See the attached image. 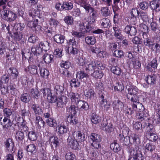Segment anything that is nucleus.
Listing matches in <instances>:
<instances>
[{
  "label": "nucleus",
  "mask_w": 160,
  "mask_h": 160,
  "mask_svg": "<svg viewBox=\"0 0 160 160\" xmlns=\"http://www.w3.org/2000/svg\"><path fill=\"white\" fill-rule=\"evenodd\" d=\"M39 69L41 77L44 79H48L50 74L49 70L45 68H39Z\"/></svg>",
  "instance_id": "48"
},
{
  "label": "nucleus",
  "mask_w": 160,
  "mask_h": 160,
  "mask_svg": "<svg viewBox=\"0 0 160 160\" xmlns=\"http://www.w3.org/2000/svg\"><path fill=\"white\" fill-rule=\"evenodd\" d=\"M4 147L7 151L12 152L15 147V144L13 140L11 138H8L4 142Z\"/></svg>",
  "instance_id": "13"
},
{
  "label": "nucleus",
  "mask_w": 160,
  "mask_h": 160,
  "mask_svg": "<svg viewBox=\"0 0 160 160\" xmlns=\"http://www.w3.org/2000/svg\"><path fill=\"white\" fill-rule=\"evenodd\" d=\"M27 122L25 120H22L20 124H18V126L20 131L27 132H28L29 128L27 125Z\"/></svg>",
  "instance_id": "40"
},
{
  "label": "nucleus",
  "mask_w": 160,
  "mask_h": 160,
  "mask_svg": "<svg viewBox=\"0 0 160 160\" xmlns=\"http://www.w3.org/2000/svg\"><path fill=\"white\" fill-rule=\"evenodd\" d=\"M128 138L129 140V143L134 145L136 146H138L140 143V138L138 135L136 133H131L130 136H128Z\"/></svg>",
  "instance_id": "14"
},
{
  "label": "nucleus",
  "mask_w": 160,
  "mask_h": 160,
  "mask_svg": "<svg viewBox=\"0 0 160 160\" xmlns=\"http://www.w3.org/2000/svg\"><path fill=\"white\" fill-rule=\"evenodd\" d=\"M42 50L41 47L38 46H33L31 48V52L30 53L31 56L32 57V55H33L38 56L42 54Z\"/></svg>",
  "instance_id": "25"
},
{
  "label": "nucleus",
  "mask_w": 160,
  "mask_h": 160,
  "mask_svg": "<svg viewBox=\"0 0 160 160\" xmlns=\"http://www.w3.org/2000/svg\"><path fill=\"white\" fill-rule=\"evenodd\" d=\"M49 142L52 148H53L52 144L56 148L58 147L60 144V140L56 135L50 137Z\"/></svg>",
  "instance_id": "30"
},
{
  "label": "nucleus",
  "mask_w": 160,
  "mask_h": 160,
  "mask_svg": "<svg viewBox=\"0 0 160 160\" xmlns=\"http://www.w3.org/2000/svg\"><path fill=\"white\" fill-rule=\"evenodd\" d=\"M149 7L152 10V14L154 12H158L160 11V0H152L149 3Z\"/></svg>",
  "instance_id": "11"
},
{
  "label": "nucleus",
  "mask_w": 160,
  "mask_h": 160,
  "mask_svg": "<svg viewBox=\"0 0 160 160\" xmlns=\"http://www.w3.org/2000/svg\"><path fill=\"white\" fill-rule=\"evenodd\" d=\"M67 43L68 46V47H69V48L70 47H78V46L77 40L74 37H73L72 38H70L69 40H67Z\"/></svg>",
  "instance_id": "50"
},
{
  "label": "nucleus",
  "mask_w": 160,
  "mask_h": 160,
  "mask_svg": "<svg viewBox=\"0 0 160 160\" xmlns=\"http://www.w3.org/2000/svg\"><path fill=\"white\" fill-rule=\"evenodd\" d=\"M33 58L32 57H29V59L28 60L29 65L26 67L24 69V71L27 73H29V74L33 75H36L38 74V67L37 66L32 64Z\"/></svg>",
  "instance_id": "9"
},
{
  "label": "nucleus",
  "mask_w": 160,
  "mask_h": 160,
  "mask_svg": "<svg viewBox=\"0 0 160 160\" xmlns=\"http://www.w3.org/2000/svg\"><path fill=\"white\" fill-rule=\"evenodd\" d=\"M144 156H143L141 151H137L129 155L128 160H144Z\"/></svg>",
  "instance_id": "16"
},
{
  "label": "nucleus",
  "mask_w": 160,
  "mask_h": 160,
  "mask_svg": "<svg viewBox=\"0 0 160 160\" xmlns=\"http://www.w3.org/2000/svg\"><path fill=\"white\" fill-rule=\"evenodd\" d=\"M84 95L87 100H92L94 99L95 93L93 89L91 88L85 89L84 91Z\"/></svg>",
  "instance_id": "24"
},
{
  "label": "nucleus",
  "mask_w": 160,
  "mask_h": 160,
  "mask_svg": "<svg viewBox=\"0 0 160 160\" xmlns=\"http://www.w3.org/2000/svg\"><path fill=\"white\" fill-rule=\"evenodd\" d=\"M30 94L34 99H38L40 96V93L37 88H32L30 90Z\"/></svg>",
  "instance_id": "52"
},
{
  "label": "nucleus",
  "mask_w": 160,
  "mask_h": 160,
  "mask_svg": "<svg viewBox=\"0 0 160 160\" xmlns=\"http://www.w3.org/2000/svg\"><path fill=\"white\" fill-rule=\"evenodd\" d=\"M110 69L112 73L118 76H120L122 72L121 68L117 66H112Z\"/></svg>",
  "instance_id": "55"
},
{
  "label": "nucleus",
  "mask_w": 160,
  "mask_h": 160,
  "mask_svg": "<svg viewBox=\"0 0 160 160\" xmlns=\"http://www.w3.org/2000/svg\"><path fill=\"white\" fill-rule=\"evenodd\" d=\"M146 82L150 85H153L156 83V79L155 77L151 75L147 76L145 79Z\"/></svg>",
  "instance_id": "56"
},
{
  "label": "nucleus",
  "mask_w": 160,
  "mask_h": 160,
  "mask_svg": "<svg viewBox=\"0 0 160 160\" xmlns=\"http://www.w3.org/2000/svg\"><path fill=\"white\" fill-rule=\"evenodd\" d=\"M42 59L46 64L51 63L53 61L54 56L52 54L46 53L42 56Z\"/></svg>",
  "instance_id": "42"
},
{
  "label": "nucleus",
  "mask_w": 160,
  "mask_h": 160,
  "mask_svg": "<svg viewBox=\"0 0 160 160\" xmlns=\"http://www.w3.org/2000/svg\"><path fill=\"white\" fill-rule=\"evenodd\" d=\"M112 29L114 32V36L116 39L120 41L123 40L124 37L122 34V30L119 27L115 24L113 25Z\"/></svg>",
  "instance_id": "18"
},
{
  "label": "nucleus",
  "mask_w": 160,
  "mask_h": 160,
  "mask_svg": "<svg viewBox=\"0 0 160 160\" xmlns=\"http://www.w3.org/2000/svg\"><path fill=\"white\" fill-rule=\"evenodd\" d=\"M76 115H68L67 117V120L68 122H69L70 124L74 125L76 124L78 122V121Z\"/></svg>",
  "instance_id": "45"
},
{
  "label": "nucleus",
  "mask_w": 160,
  "mask_h": 160,
  "mask_svg": "<svg viewBox=\"0 0 160 160\" xmlns=\"http://www.w3.org/2000/svg\"><path fill=\"white\" fill-rule=\"evenodd\" d=\"M23 36V33L21 32L17 31L14 32L11 36L12 38L16 42H19L22 39Z\"/></svg>",
  "instance_id": "38"
},
{
  "label": "nucleus",
  "mask_w": 160,
  "mask_h": 160,
  "mask_svg": "<svg viewBox=\"0 0 160 160\" xmlns=\"http://www.w3.org/2000/svg\"><path fill=\"white\" fill-rule=\"evenodd\" d=\"M73 138L69 136L68 138L67 141L70 147L74 150L79 149V143L84 141L85 139V134L81 131H75L72 134Z\"/></svg>",
  "instance_id": "1"
},
{
  "label": "nucleus",
  "mask_w": 160,
  "mask_h": 160,
  "mask_svg": "<svg viewBox=\"0 0 160 160\" xmlns=\"http://www.w3.org/2000/svg\"><path fill=\"white\" fill-rule=\"evenodd\" d=\"M138 89L136 87L131 86L128 89V93L127 94V98L130 101L132 109L135 111L137 109V105L142 104L139 102V97L137 95Z\"/></svg>",
  "instance_id": "3"
},
{
  "label": "nucleus",
  "mask_w": 160,
  "mask_h": 160,
  "mask_svg": "<svg viewBox=\"0 0 160 160\" xmlns=\"http://www.w3.org/2000/svg\"><path fill=\"white\" fill-rule=\"evenodd\" d=\"M31 108L33 111L36 116L41 115L43 113L42 108L38 104H34L31 105Z\"/></svg>",
  "instance_id": "29"
},
{
  "label": "nucleus",
  "mask_w": 160,
  "mask_h": 160,
  "mask_svg": "<svg viewBox=\"0 0 160 160\" xmlns=\"http://www.w3.org/2000/svg\"><path fill=\"white\" fill-rule=\"evenodd\" d=\"M65 36L60 34H56L54 37V41L57 43L62 44L64 43Z\"/></svg>",
  "instance_id": "46"
},
{
  "label": "nucleus",
  "mask_w": 160,
  "mask_h": 160,
  "mask_svg": "<svg viewBox=\"0 0 160 160\" xmlns=\"http://www.w3.org/2000/svg\"><path fill=\"white\" fill-rule=\"evenodd\" d=\"M79 3L81 7L85 9L86 13H89V16L87 18V22H90L91 24L94 23L97 16V11L84 0H81L79 1Z\"/></svg>",
  "instance_id": "2"
},
{
  "label": "nucleus",
  "mask_w": 160,
  "mask_h": 160,
  "mask_svg": "<svg viewBox=\"0 0 160 160\" xmlns=\"http://www.w3.org/2000/svg\"><path fill=\"white\" fill-rule=\"evenodd\" d=\"M77 107L80 111H87L89 108L88 103L85 101L81 100L77 103Z\"/></svg>",
  "instance_id": "28"
},
{
  "label": "nucleus",
  "mask_w": 160,
  "mask_h": 160,
  "mask_svg": "<svg viewBox=\"0 0 160 160\" xmlns=\"http://www.w3.org/2000/svg\"><path fill=\"white\" fill-rule=\"evenodd\" d=\"M155 145L153 143L149 142L147 143L145 146V149L148 152H150L152 153L154 151L156 148Z\"/></svg>",
  "instance_id": "62"
},
{
  "label": "nucleus",
  "mask_w": 160,
  "mask_h": 160,
  "mask_svg": "<svg viewBox=\"0 0 160 160\" xmlns=\"http://www.w3.org/2000/svg\"><path fill=\"white\" fill-rule=\"evenodd\" d=\"M143 29L144 30L143 31H142V36L143 40H142V45L145 47L152 48L154 45L155 43L152 39L148 37L147 33L149 31L148 27L147 26L144 25ZM143 30H142V31Z\"/></svg>",
  "instance_id": "6"
},
{
  "label": "nucleus",
  "mask_w": 160,
  "mask_h": 160,
  "mask_svg": "<svg viewBox=\"0 0 160 160\" xmlns=\"http://www.w3.org/2000/svg\"><path fill=\"white\" fill-rule=\"evenodd\" d=\"M8 91H10V93L11 94V96L13 97L16 94V85L13 83H10L8 85Z\"/></svg>",
  "instance_id": "58"
},
{
  "label": "nucleus",
  "mask_w": 160,
  "mask_h": 160,
  "mask_svg": "<svg viewBox=\"0 0 160 160\" xmlns=\"http://www.w3.org/2000/svg\"><path fill=\"white\" fill-rule=\"evenodd\" d=\"M60 65L61 68L59 70L60 73L66 77H70L71 76V71L72 69L70 61L69 60H62L60 64Z\"/></svg>",
  "instance_id": "4"
},
{
  "label": "nucleus",
  "mask_w": 160,
  "mask_h": 160,
  "mask_svg": "<svg viewBox=\"0 0 160 160\" xmlns=\"http://www.w3.org/2000/svg\"><path fill=\"white\" fill-rule=\"evenodd\" d=\"M88 77V74L85 72L83 70H80L77 72V78L80 80L82 82H85Z\"/></svg>",
  "instance_id": "27"
},
{
  "label": "nucleus",
  "mask_w": 160,
  "mask_h": 160,
  "mask_svg": "<svg viewBox=\"0 0 160 160\" xmlns=\"http://www.w3.org/2000/svg\"><path fill=\"white\" fill-rule=\"evenodd\" d=\"M9 70L11 72V76L12 79L16 80L19 75L18 70L16 68L14 67L10 68Z\"/></svg>",
  "instance_id": "44"
},
{
  "label": "nucleus",
  "mask_w": 160,
  "mask_h": 160,
  "mask_svg": "<svg viewBox=\"0 0 160 160\" xmlns=\"http://www.w3.org/2000/svg\"><path fill=\"white\" fill-rule=\"evenodd\" d=\"M87 22L80 25L79 30L82 33H90L93 29L92 25L90 22Z\"/></svg>",
  "instance_id": "12"
},
{
  "label": "nucleus",
  "mask_w": 160,
  "mask_h": 160,
  "mask_svg": "<svg viewBox=\"0 0 160 160\" xmlns=\"http://www.w3.org/2000/svg\"><path fill=\"white\" fill-rule=\"evenodd\" d=\"M140 17L144 22L147 23V22L149 23L151 22V19L148 16L147 12H142L140 13Z\"/></svg>",
  "instance_id": "49"
},
{
  "label": "nucleus",
  "mask_w": 160,
  "mask_h": 160,
  "mask_svg": "<svg viewBox=\"0 0 160 160\" xmlns=\"http://www.w3.org/2000/svg\"><path fill=\"white\" fill-rule=\"evenodd\" d=\"M124 32L126 33L128 37L135 36L137 32L136 28L129 25H127L124 29Z\"/></svg>",
  "instance_id": "19"
},
{
  "label": "nucleus",
  "mask_w": 160,
  "mask_h": 160,
  "mask_svg": "<svg viewBox=\"0 0 160 160\" xmlns=\"http://www.w3.org/2000/svg\"><path fill=\"white\" fill-rule=\"evenodd\" d=\"M77 48L78 47H72L69 50V47H67L66 48L65 51L66 53L68 54L75 55L77 54L78 52Z\"/></svg>",
  "instance_id": "47"
},
{
  "label": "nucleus",
  "mask_w": 160,
  "mask_h": 160,
  "mask_svg": "<svg viewBox=\"0 0 160 160\" xmlns=\"http://www.w3.org/2000/svg\"><path fill=\"white\" fill-rule=\"evenodd\" d=\"M25 149L27 152H30L32 155H35L37 152L36 146L33 144H30L27 146Z\"/></svg>",
  "instance_id": "37"
},
{
  "label": "nucleus",
  "mask_w": 160,
  "mask_h": 160,
  "mask_svg": "<svg viewBox=\"0 0 160 160\" xmlns=\"http://www.w3.org/2000/svg\"><path fill=\"white\" fill-rule=\"evenodd\" d=\"M19 81L22 86H27L28 88H29L33 86L34 79L32 77L30 80L29 78L26 75L22 76L20 78Z\"/></svg>",
  "instance_id": "10"
},
{
  "label": "nucleus",
  "mask_w": 160,
  "mask_h": 160,
  "mask_svg": "<svg viewBox=\"0 0 160 160\" xmlns=\"http://www.w3.org/2000/svg\"><path fill=\"white\" fill-rule=\"evenodd\" d=\"M35 123L38 129L44 128L45 124V122L43 120L42 118L40 116H36Z\"/></svg>",
  "instance_id": "32"
},
{
  "label": "nucleus",
  "mask_w": 160,
  "mask_h": 160,
  "mask_svg": "<svg viewBox=\"0 0 160 160\" xmlns=\"http://www.w3.org/2000/svg\"><path fill=\"white\" fill-rule=\"evenodd\" d=\"M147 111V109H144L143 110H140L137 113V118L138 120L142 121L145 119L148 115Z\"/></svg>",
  "instance_id": "33"
},
{
  "label": "nucleus",
  "mask_w": 160,
  "mask_h": 160,
  "mask_svg": "<svg viewBox=\"0 0 160 160\" xmlns=\"http://www.w3.org/2000/svg\"><path fill=\"white\" fill-rule=\"evenodd\" d=\"M0 124L2 126L3 130H8L12 125L13 122L10 118H3L2 122H1Z\"/></svg>",
  "instance_id": "23"
},
{
  "label": "nucleus",
  "mask_w": 160,
  "mask_h": 160,
  "mask_svg": "<svg viewBox=\"0 0 160 160\" xmlns=\"http://www.w3.org/2000/svg\"><path fill=\"white\" fill-rule=\"evenodd\" d=\"M89 137L90 139L92 141V142H100L102 139L100 135L94 133H92L90 135Z\"/></svg>",
  "instance_id": "57"
},
{
  "label": "nucleus",
  "mask_w": 160,
  "mask_h": 160,
  "mask_svg": "<svg viewBox=\"0 0 160 160\" xmlns=\"http://www.w3.org/2000/svg\"><path fill=\"white\" fill-rule=\"evenodd\" d=\"M92 122L94 124H97L101 121V117L96 113H92L91 116Z\"/></svg>",
  "instance_id": "43"
},
{
  "label": "nucleus",
  "mask_w": 160,
  "mask_h": 160,
  "mask_svg": "<svg viewBox=\"0 0 160 160\" xmlns=\"http://www.w3.org/2000/svg\"><path fill=\"white\" fill-rule=\"evenodd\" d=\"M29 16L32 17V18H34L36 17L40 18V11L38 9H37L36 10L32 9L29 10Z\"/></svg>",
  "instance_id": "60"
},
{
  "label": "nucleus",
  "mask_w": 160,
  "mask_h": 160,
  "mask_svg": "<svg viewBox=\"0 0 160 160\" xmlns=\"http://www.w3.org/2000/svg\"><path fill=\"white\" fill-rule=\"evenodd\" d=\"M57 102V105L58 108H62L66 105L67 102V98L64 94L58 96Z\"/></svg>",
  "instance_id": "22"
},
{
  "label": "nucleus",
  "mask_w": 160,
  "mask_h": 160,
  "mask_svg": "<svg viewBox=\"0 0 160 160\" xmlns=\"http://www.w3.org/2000/svg\"><path fill=\"white\" fill-rule=\"evenodd\" d=\"M127 65L131 69L134 68V69H137L141 66L140 62L138 61H137L136 59L131 62H129Z\"/></svg>",
  "instance_id": "39"
},
{
  "label": "nucleus",
  "mask_w": 160,
  "mask_h": 160,
  "mask_svg": "<svg viewBox=\"0 0 160 160\" xmlns=\"http://www.w3.org/2000/svg\"><path fill=\"white\" fill-rule=\"evenodd\" d=\"M85 41L88 45H94L96 42V39L94 36H88L85 37Z\"/></svg>",
  "instance_id": "63"
},
{
  "label": "nucleus",
  "mask_w": 160,
  "mask_h": 160,
  "mask_svg": "<svg viewBox=\"0 0 160 160\" xmlns=\"http://www.w3.org/2000/svg\"><path fill=\"white\" fill-rule=\"evenodd\" d=\"M86 67L85 68V70L86 71H93L96 69V65L95 64V61H91L88 59Z\"/></svg>",
  "instance_id": "34"
},
{
  "label": "nucleus",
  "mask_w": 160,
  "mask_h": 160,
  "mask_svg": "<svg viewBox=\"0 0 160 160\" xmlns=\"http://www.w3.org/2000/svg\"><path fill=\"white\" fill-rule=\"evenodd\" d=\"M43 94V97L47 96V99L49 102L53 103L56 102V98L55 95L52 94L51 89L50 88H43L40 90Z\"/></svg>",
  "instance_id": "8"
},
{
  "label": "nucleus",
  "mask_w": 160,
  "mask_h": 160,
  "mask_svg": "<svg viewBox=\"0 0 160 160\" xmlns=\"http://www.w3.org/2000/svg\"><path fill=\"white\" fill-rule=\"evenodd\" d=\"M2 18L7 21L11 22L15 20L17 17V14L6 6L3 7Z\"/></svg>",
  "instance_id": "7"
},
{
  "label": "nucleus",
  "mask_w": 160,
  "mask_h": 160,
  "mask_svg": "<svg viewBox=\"0 0 160 160\" xmlns=\"http://www.w3.org/2000/svg\"><path fill=\"white\" fill-rule=\"evenodd\" d=\"M21 101L23 102L26 103L28 102L30 99L29 94L27 93H24L21 94L20 97Z\"/></svg>",
  "instance_id": "51"
},
{
  "label": "nucleus",
  "mask_w": 160,
  "mask_h": 160,
  "mask_svg": "<svg viewBox=\"0 0 160 160\" xmlns=\"http://www.w3.org/2000/svg\"><path fill=\"white\" fill-rule=\"evenodd\" d=\"M132 144L129 143L127 145H125L126 148L127 152L130 155L133 153L139 151L138 146H136L135 148H133L132 146Z\"/></svg>",
  "instance_id": "36"
},
{
  "label": "nucleus",
  "mask_w": 160,
  "mask_h": 160,
  "mask_svg": "<svg viewBox=\"0 0 160 160\" xmlns=\"http://www.w3.org/2000/svg\"><path fill=\"white\" fill-rule=\"evenodd\" d=\"M144 128H146V136L150 141L155 142L158 139V136L155 133V128L150 123H144Z\"/></svg>",
  "instance_id": "5"
},
{
  "label": "nucleus",
  "mask_w": 160,
  "mask_h": 160,
  "mask_svg": "<svg viewBox=\"0 0 160 160\" xmlns=\"http://www.w3.org/2000/svg\"><path fill=\"white\" fill-rule=\"evenodd\" d=\"M76 107L74 105L71 104L69 107L67 108V112L68 113V115H76Z\"/></svg>",
  "instance_id": "54"
},
{
  "label": "nucleus",
  "mask_w": 160,
  "mask_h": 160,
  "mask_svg": "<svg viewBox=\"0 0 160 160\" xmlns=\"http://www.w3.org/2000/svg\"><path fill=\"white\" fill-rule=\"evenodd\" d=\"M38 46L41 47L42 51L43 50L47 51L50 49V43L48 41L41 42Z\"/></svg>",
  "instance_id": "53"
},
{
  "label": "nucleus",
  "mask_w": 160,
  "mask_h": 160,
  "mask_svg": "<svg viewBox=\"0 0 160 160\" xmlns=\"http://www.w3.org/2000/svg\"><path fill=\"white\" fill-rule=\"evenodd\" d=\"M68 97L70 98L72 102L75 103L76 105L81 100L80 94L78 93L70 92L69 94Z\"/></svg>",
  "instance_id": "26"
},
{
  "label": "nucleus",
  "mask_w": 160,
  "mask_h": 160,
  "mask_svg": "<svg viewBox=\"0 0 160 160\" xmlns=\"http://www.w3.org/2000/svg\"><path fill=\"white\" fill-rule=\"evenodd\" d=\"M62 48L57 47L54 49L53 54L57 58H61L63 55L62 53Z\"/></svg>",
  "instance_id": "61"
},
{
  "label": "nucleus",
  "mask_w": 160,
  "mask_h": 160,
  "mask_svg": "<svg viewBox=\"0 0 160 160\" xmlns=\"http://www.w3.org/2000/svg\"><path fill=\"white\" fill-rule=\"evenodd\" d=\"M56 128L58 136L59 138L62 137L63 134L67 133L68 130V128L67 127L64 125H62L61 124H60L58 125Z\"/></svg>",
  "instance_id": "21"
},
{
  "label": "nucleus",
  "mask_w": 160,
  "mask_h": 160,
  "mask_svg": "<svg viewBox=\"0 0 160 160\" xmlns=\"http://www.w3.org/2000/svg\"><path fill=\"white\" fill-rule=\"evenodd\" d=\"M110 148L112 151L115 153H118L121 150V147L117 142V141L114 140V142L112 143L110 145Z\"/></svg>",
  "instance_id": "35"
},
{
  "label": "nucleus",
  "mask_w": 160,
  "mask_h": 160,
  "mask_svg": "<svg viewBox=\"0 0 160 160\" xmlns=\"http://www.w3.org/2000/svg\"><path fill=\"white\" fill-rule=\"evenodd\" d=\"M100 23L102 28H109L111 26V21L107 18H104L101 19Z\"/></svg>",
  "instance_id": "31"
},
{
  "label": "nucleus",
  "mask_w": 160,
  "mask_h": 160,
  "mask_svg": "<svg viewBox=\"0 0 160 160\" xmlns=\"http://www.w3.org/2000/svg\"><path fill=\"white\" fill-rule=\"evenodd\" d=\"M158 65L157 58L155 57L148 64L146 68L147 70L152 72L157 68Z\"/></svg>",
  "instance_id": "17"
},
{
  "label": "nucleus",
  "mask_w": 160,
  "mask_h": 160,
  "mask_svg": "<svg viewBox=\"0 0 160 160\" xmlns=\"http://www.w3.org/2000/svg\"><path fill=\"white\" fill-rule=\"evenodd\" d=\"M112 105L113 110L117 112L122 110L124 106L123 103L118 99L114 100Z\"/></svg>",
  "instance_id": "15"
},
{
  "label": "nucleus",
  "mask_w": 160,
  "mask_h": 160,
  "mask_svg": "<svg viewBox=\"0 0 160 160\" xmlns=\"http://www.w3.org/2000/svg\"><path fill=\"white\" fill-rule=\"evenodd\" d=\"M101 13L103 17H106L110 15L112 12L109 10L108 7H102L101 9Z\"/></svg>",
  "instance_id": "59"
},
{
  "label": "nucleus",
  "mask_w": 160,
  "mask_h": 160,
  "mask_svg": "<svg viewBox=\"0 0 160 160\" xmlns=\"http://www.w3.org/2000/svg\"><path fill=\"white\" fill-rule=\"evenodd\" d=\"M104 74L101 70L94 71L92 74V76L96 79H101L103 76Z\"/></svg>",
  "instance_id": "64"
},
{
  "label": "nucleus",
  "mask_w": 160,
  "mask_h": 160,
  "mask_svg": "<svg viewBox=\"0 0 160 160\" xmlns=\"http://www.w3.org/2000/svg\"><path fill=\"white\" fill-rule=\"evenodd\" d=\"M46 122L47 125L51 128H55L58 126L57 122L53 117L46 119Z\"/></svg>",
  "instance_id": "41"
},
{
  "label": "nucleus",
  "mask_w": 160,
  "mask_h": 160,
  "mask_svg": "<svg viewBox=\"0 0 160 160\" xmlns=\"http://www.w3.org/2000/svg\"><path fill=\"white\" fill-rule=\"evenodd\" d=\"M64 88L63 86L59 85H55L54 86V89L52 91V94L55 95L57 99V96H59L64 94Z\"/></svg>",
  "instance_id": "20"
}]
</instances>
